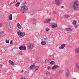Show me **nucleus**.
<instances>
[{
  "label": "nucleus",
  "mask_w": 79,
  "mask_h": 79,
  "mask_svg": "<svg viewBox=\"0 0 79 79\" xmlns=\"http://www.w3.org/2000/svg\"><path fill=\"white\" fill-rule=\"evenodd\" d=\"M48 60H49V61H50L51 60L49 59H48Z\"/></svg>",
  "instance_id": "nucleus-41"
},
{
  "label": "nucleus",
  "mask_w": 79,
  "mask_h": 79,
  "mask_svg": "<svg viewBox=\"0 0 79 79\" xmlns=\"http://www.w3.org/2000/svg\"><path fill=\"white\" fill-rule=\"evenodd\" d=\"M20 4V3L19 2H18L16 4H15V6L17 7L18 6H19V4Z\"/></svg>",
  "instance_id": "nucleus-22"
},
{
  "label": "nucleus",
  "mask_w": 79,
  "mask_h": 79,
  "mask_svg": "<svg viewBox=\"0 0 79 79\" xmlns=\"http://www.w3.org/2000/svg\"><path fill=\"white\" fill-rule=\"evenodd\" d=\"M50 64H55V62L54 61H52L50 63Z\"/></svg>",
  "instance_id": "nucleus-25"
},
{
  "label": "nucleus",
  "mask_w": 79,
  "mask_h": 79,
  "mask_svg": "<svg viewBox=\"0 0 79 79\" xmlns=\"http://www.w3.org/2000/svg\"><path fill=\"white\" fill-rule=\"evenodd\" d=\"M17 26L19 29H21V25L19 23H18Z\"/></svg>",
  "instance_id": "nucleus-17"
},
{
  "label": "nucleus",
  "mask_w": 79,
  "mask_h": 79,
  "mask_svg": "<svg viewBox=\"0 0 79 79\" xmlns=\"http://www.w3.org/2000/svg\"><path fill=\"white\" fill-rule=\"evenodd\" d=\"M55 2L56 5L59 6L61 4V1L60 0H55Z\"/></svg>",
  "instance_id": "nucleus-5"
},
{
  "label": "nucleus",
  "mask_w": 79,
  "mask_h": 79,
  "mask_svg": "<svg viewBox=\"0 0 79 79\" xmlns=\"http://www.w3.org/2000/svg\"><path fill=\"white\" fill-rule=\"evenodd\" d=\"M76 66L77 69H79V65L78 64V63H77L76 64Z\"/></svg>",
  "instance_id": "nucleus-23"
},
{
  "label": "nucleus",
  "mask_w": 79,
  "mask_h": 79,
  "mask_svg": "<svg viewBox=\"0 0 79 79\" xmlns=\"http://www.w3.org/2000/svg\"><path fill=\"white\" fill-rule=\"evenodd\" d=\"M9 42H10V40H7L6 41V44H8V43H9Z\"/></svg>",
  "instance_id": "nucleus-30"
},
{
  "label": "nucleus",
  "mask_w": 79,
  "mask_h": 79,
  "mask_svg": "<svg viewBox=\"0 0 79 79\" xmlns=\"http://www.w3.org/2000/svg\"><path fill=\"white\" fill-rule=\"evenodd\" d=\"M20 32H21L19 30V29L17 30V34H19Z\"/></svg>",
  "instance_id": "nucleus-26"
},
{
  "label": "nucleus",
  "mask_w": 79,
  "mask_h": 79,
  "mask_svg": "<svg viewBox=\"0 0 79 79\" xmlns=\"http://www.w3.org/2000/svg\"><path fill=\"white\" fill-rule=\"evenodd\" d=\"M19 53H20V55H23V52H19Z\"/></svg>",
  "instance_id": "nucleus-36"
},
{
  "label": "nucleus",
  "mask_w": 79,
  "mask_h": 79,
  "mask_svg": "<svg viewBox=\"0 0 79 79\" xmlns=\"http://www.w3.org/2000/svg\"><path fill=\"white\" fill-rule=\"evenodd\" d=\"M69 74H70V72L69 71V69H68L66 73V77H69Z\"/></svg>",
  "instance_id": "nucleus-8"
},
{
  "label": "nucleus",
  "mask_w": 79,
  "mask_h": 79,
  "mask_svg": "<svg viewBox=\"0 0 79 79\" xmlns=\"http://www.w3.org/2000/svg\"><path fill=\"white\" fill-rule=\"evenodd\" d=\"M7 27L9 30L11 31L12 30V24L11 23L9 22L7 23Z\"/></svg>",
  "instance_id": "nucleus-4"
},
{
  "label": "nucleus",
  "mask_w": 79,
  "mask_h": 79,
  "mask_svg": "<svg viewBox=\"0 0 79 79\" xmlns=\"http://www.w3.org/2000/svg\"><path fill=\"white\" fill-rule=\"evenodd\" d=\"M25 35V34L23 32H21V35H20V37H23Z\"/></svg>",
  "instance_id": "nucleus-15"
},
{
  "label": "nucleus",
  "mask_w": 79,
  "mask_h": 79,
  "mask_svg": "<svg viewBox=\"0 0 79 79\" xmlns=\"http://www.w3.org/2000/svg\"><path fill=\"white\" fill-rule=\"evenodd\" d=\"M41 44L43 45H45L46 44V43L44 41H42L41 43Z\"/></svg>",
  "instance_id": "nucleus-18"
},
{
  "label": "nucleus",
  "mask_w": 79,
  "mask_h": 79,
  "mask_svg": "<svg viewBox=\"0 0 79 79\" xmlns=\"http://www.w3.org/2000/svg\"><path fill=\"white\" fill-rule=\"evenodd\" d=\"M59 68V66L58 65H54L52 68V69H55V68Z\"/></svg>",
  "instance_id": "nucleus-13"
},
{
  "label": "nucleus",
  "mask_w": 79,
  "mask_h": 79,
  "mask_svg": "<svg viewBox=\"0 0 79 79\" xmlns=\"http://www.w3.org/2000/svg\"><path fill=\"white\" fill-rule=\"evenodd\" d=\"M53 15H55V14H56V12H53Z\"/></svg>",
  "instance_id": "nucleus-38"
},
{
  "label": "nucleus",
  "mask_w": 79,
  "mask_h": 79,
  "mask_svg": "<svg viewBox=\"0 0 79 79\" xmlns=\"http://www.w3.org/2000/svg\"><path fill=\"white\" fill-rule=\"evenodd\" d=\"M9 19L10 20H12V15L11 14H10V15L9 16Z\"/></svg>",
  "instance_id": "nucleus-20"
},
{
  "label": "nucleus",
  "mask_w": 79,
  "mask_h": 79,
  "mask_svg": "<svg viewBox=\"0 0 79 79\" xmlns=\"http://www.w3.org/2000/svg\"><path fill=\"white\" fill-rule=\"evenodd\" d=\"M39 60V58H36V60H35V63H38Z\"/></svg>",
  "instance_id": "nucleus-24"
},
{
  "label": "nucleus",
  "mask_w": 79,
  "mask_h": 79,
  "mask_svg": "<svg viewBox=\"0 0 79 79\" xmlns=\"http://www.w3.org/2000/svg\"><path fill=\"white\" fill-rule=\"evenodd\" d=\"M77 23V22L76 21L74 20V21H73L72 23V24L73 25H74L75 26L76 24V23Z\"/></svg>",
  "instance_id": "nucleus-19"
},
{
  "label": "nucleus",
  "mask_w": 79,
  "mask_h": 79,
  "mask_svg": "<svg viewBox=\"0 0 79 79\" xmlns=\"http://www.w3.org/2000/svg\"><path fill=\"white\" fill-rule=\"evenodd\" d=\"M13 44V41L11 40L10 41V44Z\"/></svg>",
  "instance_id": "nucleus-31"
},
{
  "label": "nucleus",
  "mask_w": 79,
  "mask_h": 79,
  "mask_svg": "<svg viewBox=\"0 0 79 79\" xmlns=\"http://www.w3.org/2000/svg\"><path fill=\"white\" fill-rule=\"evenodd\" d=\"M29 49L31 50V49H32V48H34V46H33V45L32 44H30L29 46Z\"/></svg>",
  "instance_id": "nucleus-14"
},
{
  "label": "nucleus",
  "mask_w": 79,
  "mask_h": 79,
  "mask_svg": "<svg viewBox=\"0 0 79 79\" xmlns=\"http://www.w3.org/2000/svg\"><path fill=\"white\" fill-rule=\"evenodd\" d=\"M22 79H26V78H25V77H22Z\"/></svg>",
  "instance_id": "nucleus-39"
},
{
  "label": "nucleus",
  "mask_w": 79,
  "mask_h": 79,
  "mask_svg": "<svg viewBox=\"0 0 79 79\" xmlns=\"http://www.w3.org/2000/svg\"><path fill=\"white\" fill-rule=\"evenodd\" d=\"M33 21L32 23H31L32 25H34L35 24H36V20L34 18H33L32 19Z\"/></svg>",
  "instance_id": "nucleus-9"
},
{
  "label": "nucleus",
  "mask_w": 79,
  "mask_h": 79,
  "mask_svg": "<svg viewBox=\"0 0 79 79\" xmlns=\"http://www.w3.org/2000/svg\"><path fill=\"white\" fill-rule=\"evenodd\" d=\"M64 47H65V44H63L61 45V47H60V48H61V49H63L64 48Z\"/></svg>",
  "instance_id": "nucleus-11"
},
{
  "label": "nucleus",
  "mask_w": 79,
  "mask_h": 79,
  "mask_svg": "<svg viewBox=\"0 0 79 79\" xmlns=\"http://www.w3.org/2000/svg\"><path fill=\"white\" fill-rule=\"evenodd\" d=\"M18 34V35H19V37H20V35H21V32H20Z\"/></svg>",
  "instance_id": "nucleus-34"
},
{
  "label": "nucleus",
  "mask_w": 79,
  "mask_h": 79,
  "mask_svg": "<svg viewBox=\"0 0 79 79\" xmlns=\"http://www.w3.org/2000/svg\"><path fill=\"white\" fill-rule=\"evenodd\" d=\"M75 52L77 53H79V49L76 48L75 49Z\"/></svg>",
  "instance_id": "nucleus-21"
},
{
  "label": "nucleus",
  "mask_w": 79,
  "mask_h": 79,
  "mask_svg": "<svg viewBox=\"0 0 79 79\" xmlns=\"http://www.w3.org/2000/svg\"><path fill=\"white\" fill-rule=\"evenodd\" d=\"M50 73L49 72H48L47 73H46V75L47 76H50Z\"/></svg>",
  "instance_id": "nucleus-27"
},
{
  "label": "nucleus",
  "mask_w": 79,
  "mask_h": 79,
  "mask_svg": "<svg viewBox=\"0 0 79 79\" xmlns=\"http://www.w3.org/2000/svg\"><path fill=\"white\" fill-rule=\"evenodd\" d=\"M57 27V24H56L53 23L52 25V28H53L54 29L56 27Z\"/></svg>",
  "instance_id": "nucleus-12"
},
{
  "label": "nucleus",
  "mask_w": 79,
  "mask_h": 79,
  "mask_svg": "<svg viewBox=\"0 0 79 79\" xmlns=\"http://www.w3.org/2000/svg\"><path fill=\"white\" fill-rule=\"evenodd\" d=\"M72 4V8L75 11L78 10L79 9V4L77 3V1H74Z\"/></svg>",
  "instance_id": "nucleus-1"
},
{
  "label": "nucleus",
  "mask_w": 79,
  "mask_h": 79,
  "mask_svg": "<svg viewBox=\"0 0 79 79\" xmlns=\"http://www.w3.org/2000/svg\"><path fill=\"white\" fill-rule=\"evenodd\" d=\"M2 25H3L2 24V23H0V27H2Z\"/></svg>",
  "instance_id": "nucleus-37"
},
{
  "label": "nucleus",
  "mask_w": 79,
  "mask_h": 79,
  "mask_svg": "<svg viewBox=\"0 0 79 79\" xmlns=\"http://www.w3.org/2000/svg\"><path fill=\"white\" fill-rule=\"evenodd\" d=\"M73 79H77L76 78H74Z\"/></svg>",
  "instance_id": "nucleus-43"
},
{
  "label": "nucleus",
  "mask_w": 79,
  "mask_h": 79,
  "mask_svg": "<svg viewBox=\"0 0 79 79\" xmlns=\"http://www.w3.org/2000/svg\"><path fill=\"white\" fill-rule=\"evenodd\" d=\"M50 21H51V19H48L45 20V21L44 22V23H49L50 22Z\"/></svg>",
  "instance_id": "nucleus-7"
},
{
  "label": "nucleus",
  "mask_w": 79,
  "mask_h": 79,
  "mask_svg": "<svg viewBox=\"0 0 79 79\" xmlns=\"http://www.w3.org/2000/svg\"><path fill=\"white\" fill-rule=\"evenodd\" d=\"M65 30L68 31H71L73 30V28L71 27L67 28H65Z\"/></svg>",
  "instance_id": "nucleus-10"
},
{
  "label": "nucleus",
  "mask_w": 79,
  "mask_h": 79,
  "mask_svg": "<svg viewBox=\"0 0 79 79\" xmlns=\"http://www.w3.org/2000/svg\"><path fill=\"white\" fill-rule=\"evenodd\" d=\"M69 16L68 15H64V17L65 18H67V17H69Z\"/></svg>",
  "instance_id": "nucleus-29"
},
{
  "label": "nucleus",
  "mask_w": 79,
  "mask_h": 79,
  "mask_svg": "<svg viewBox=\"0 0 79 79\" xmlns=\"http://www.w3.org/2000/svg\"><path fill=\"white\" fill-rule=\"evenodd\" d=\"M21 73H23V70H22V71H21Z\"/></svg>",
  "instance_id": "nucleus-40"
},
{
  "label": "nucleus",
  "mask_w": 79,
  "mask_h": 79,
  "mask_svg": "<svg viewBox=\"0 0 79 79\" xmlns=\"http://www.w3.org/2000/svg\"><path fill=\"white\" fill-rule=\"evenodd\" d=\"M35 64H34L32 65H31L30 67V70H31V69H32V71L34 72L36 70H37L39 69V66L35 67Z\"/></svg>",
  "instance_id": "nucleus-3"
},
{
  "label": "nucleus",
  "mask_w": 79,
  "mask_h": 79,
  "mask_svg": "<svg viewBox=\"0 0 79 79\" xmlns=\"http://www.w3.org/2000/svg\"><path fill=\"white\" fill-rule=\"evenodd\" d=\"M77 27H78V25L77 24L75 26V28H77Z\"/></svg>",
  "instance_id": "nucleus-35"
},
{
  "label": "nucleus",
  "mask_w": 79,
  "mask_h": 79,
  "mask_svg": "<svg viewBox=\"0 0 79 79\" xmlns=\"http://www.w3.org/2000/svg\"><path fill=\"white\" fill-rule=\"evenodd\" d=\"M9 63H10L11 65H14V63L13 61L10 60L9 61Z\"/></svg>",
  "instance_id": "nucleus-16"
},
{
  "label": "nucleus",
  "mask_w": 79,
  "mask_h": 79,
  "mask_svg": "<svg viewBox=\"0 0 79 79\" xmlns=\"http://www.w3.org/2000/svg\"><path fill=\"white\" fill-rule=\"evenodd\" d=\"M48 69H51V67L50 66H48L47 67Z\"/></svg>",
  "instance_id": "nucleus-32"
},
{
  "label": "nucleus",
  "mask_w": 79,
  "mask_h": 79,
  "mask_svg": "<svg viewBox=\"0 0 79 79\" xmlns=\"http://www.w3.org/2000/svg\"><path fill=\"white\" fill-rule=\"evenodd\" d=\"M23 6L20 9V11L21 13H24V12H26L27 10V7L26 6V5H27L26 2H24V3H23Z\"/></svg>",
  "instance_id": "nucleus-2"
},
{
  "label": "nucleus",
  "mask_w": 79,
  "mask_h": 79,
  "mask_svg": "<svg viewBox=\"0 0 79 79\" xmlns=\"http://www.w3.org/2000/svg\"><path fill=\"white\" fill-rule=\"evenodd\" d=\"M49 60H48H48L46 59L45 61V63H48V62H49Z\"/></svg>",
  "instance_id": "nucleus-28"
},
{
  "label": "nucleus",
  "mask_w": 79,
  "mask_h": 79,
  "mask_svg": "<svg viewBox=\"0 0 79 79\" xmlns=\"http://www.w3.org/2000/svg\"><path fill=\"white\" fill-rule=\"evenodd\" d=\"M62 8H64V6H62Z\"/></svg>",
  "instance_id": "nucleus-42"
},
{
  "label": "nucleus",
  "mask_w": 79,
  "mask_h": 79,
  "mask_svg": "<svg viewBox=\"0 0 79 79\" xmlns=\"http://www.w3.org/2000/svg\"><path fill=\"white\" fill-rule=\"evenodd\" d=\"M48 30H49V29H48V28H46V31L47 32H48Z\"/></svg>",
  "instance_id": "nucleus-33"
},
{
  "label": "nucleus",
  "mask_w": 79,
  "mask_h": 79,
  "mask_svg": "<svg viewBox=\"0 0 79 79\" xmlns=\"http://www.w3.org/2000/svg\"><path fill=\"white\" fill-rule=\"evenodd\" d=\"M20 50H25L26 49V47L25 46H20L19 47Z\"/></svg>",
  "instance_id": "nucleus-6"
},
{
  "label": "nucleus",
  "mask_w": 79,
  "mask_h": 79,
  "mask_svg": "<svg viewBox=\"0 0 79 79\" xmlns=\"http://www.w3.org/2000/svg\"><path fill=\"white\" fill-rule=\"evenodd\" d=\"M1 71V70H0V72Z\"/></svg>",
  "instance_id": "nucleus-44"
}]
</instances>
